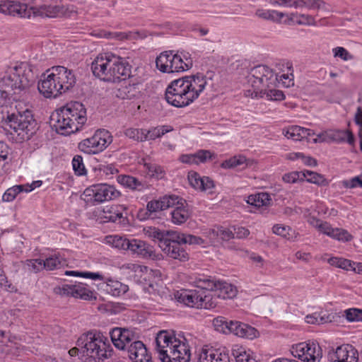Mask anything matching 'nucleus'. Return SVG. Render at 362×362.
<instances>
[{
    "instance_id": "obj_1",
    "label": "nucleus",
    "mask_w": 362,
    "mask_h": 362,
    "mask_svg": "<svg viewBox=\"0 0 362 362\" xmlns=\"http://www.w3.org/2000/svg\"><path fill=\"white\" fill-rule=\"evenodd\" d=\"M206 84V76L201 74L174 80L166 88L165 100L176 107L188 106L199 98Z\"/></svg>"
},
{
    "instance_id": "obj_2",
    "label": "nucleus",
    "mask_w": 362,
    "mask_h": 362,
    "mask_svg": "<svg viewBox=\"0 0 362 362\" xmlns=\"http://www.w3.org/2000/svg\"><path fill=\"white\" fill-rule=\"evenodd\" d=\"M37 78L30 64L22 63L9 69L0 80V98L21 100L29 93Z\"/></svg>"
},
{
    "instance_id": "obj_3",
    "label": "nucleus",
    "mask_w": 362,
    "mask_h": 362,
    "mask_svg": "<svg viewBox=\"0 0 362 362\" xmlns=\"http://www.w3.org/2000/svg\"><path fill=\"white\" fill-rule=\"evenodd\" d=\"M76 344L78 347L71 349L69 354L76 356L80 354L84 362H103L113 352L107 338L96 331L83 334Z\"/></svg>"
},
{
    "instance_id": "obj_4",
    "label": "nucleus",
    "mask_w": 362,
    "mask_h": 362,
    "mask_svg": "<svg viewBox=\"0 0 362 362\" xmlns=\"http://www.w3.org/2000/svg\"><path fill=\"white\" fill-rule=\"evenodd\" d=\"M90 69L93 75L100 80L117 83L130 76L132 66L126 58L106 52L95 58Z\"/></svg>"
},
{
    "instance_id": "obj_5",
    "label": "nucleus",
    "mask_w": 362,
    "mask_h": 362,
    "mask_svg": "<svg viewBox=\"0 0 362 362\" xmlns=\"http://www.w3.org/2000/svg\"><path fill=\"white\" fill-rule=\"evenodd\" d=\"M86 121V110L79 102L70 103L50 116L51 127L62 135L80 131Z\"/></svg>"
},
{
    "instance_id": "obj_6",
    "label": "nucleus",
    "mask_w": 362,
    "mask_h": 362,
    "mask_svg": "<svg viewBox=\"0 0 362 362\" xmlns=\"http://www.w3.org/2000/svg\"><path fill=\"white\" fill-rule=\"evenodd\" d=\"M43 74L37 88L45 98H57L71 89L76 83V78L71 69L64 66H54Z\"/></svg>"
},
{
    "instance_id": "obj_7",
    "label": "nucleus",
    "mask_w": 362,
    "mask_h": 362,
    "mask_svg": "<svg viewBox=\"0 0 362 362\" xmlns=\"http://www.w3.org/2000/svg\"><path fill=\"white\" fill-rule=\"evenodd\" d=\"M156 350L162 362H189V346L168 331H160L155 339Z\"/></svg>"
},
{
    "instance_id": "obj_8",
    "label": "nucleus",
    "mask_w": 362,
    "mask_h": 362,
    "mask_svg": "<svg viewBox=\"0 0 362 362\" xmlns=\"http://www.w3.org/2000/svg\"><path fill=\"white\" fill-rule=\"evenodd\" d=\"M1 123L5 130L12 129L23 140L30 139L36 125L32 112L28 108L23 111L17 110L16 112L8 113Z\"/></svg>"
},
{
    "instance_id": "obj_9",
    "label": "nucleus",
    "mask_w": 362,
    "mask_h": 362,
    "mask_svg": "<svg viewBox=\"0 0 362 362\" xmlns=\"http://www.w3.org/2000/svg\"><path fill=\"white\" fill-rule=\"evenodd\" d=\"M247 82L253 88L255 97H258L260 92L269 88L275 87L277 77L272 69L265 65H258L252 68L247 76Z\"/></svg>"
},
{
    "instance_id": "obj_10",
    "label": "nucleus",
    "mask_w": 362,
    "mask_h": 362,
    "mask_svg": "<svg viewBox=\"0 0 362 362\" xmlns=\"http://www.w3.org/2000/svg\"><path fill=\"white\" fill-rule=\"evenodd\" d=\"M85 200L92 205L118 198L121 193L113 185L102 183L86 188L83 192Z\"/></svg>"
},
{
    "instance_id": "obj_11",
    "label": "nucleus",
    "mask_w": 362,
    "mask_h": 362,
    "mask_svg": "<svg viewBox=\"0 0 362 362\" xmlns=\"http://www.w3.org/2000/svg\"><path fill=\"white\" fill-rule=\"evenodd\" d=\"M112 142L110 132L106 129H98L90 138L78 144V148L87 154H97L105 150Z\"/></svg>"
},
{
    "instance_id": "obj_12",
    "label": "nucleus",
    "mask_w": 362,
    "mask_h": 362,
    "mask_svg": "<svg viewBox=\"0 0 362 362\" xmlns=\"http://www.w3.org/2000/svg\"><path fill=\"white\" fill-rule=\"evenodd\" d=\"M292 354L306 362H319L322 356L321 347L314 341L302 342L293 346Z\"/></svg>"
},
{
    "instance_id": "obj_13",
    "label": "nucleus",
    "mask_w": 362,
    "mask_h": 362,
    "mask_svg": "<svg viewBox=\"0 0 362 362\" xmlns=\"http://www.w3.org/2000/svg\"><path fill=\"white\" fill-rule=\"evenodd\" d=\"M178 232L175 231L166 243H162L160 249L168 257L178 259L181 262H185L189 259V255L182 246V243L179 240Z\"/></svg>"
},
{
    "instance_id": "obj_14",
    "label": "nucleus",
    "mask_w": 362,
    "mask_h": 362,
    "mask_svg": "<svg viewBox=\"0 0 362 362\" xmlns=\"http://www.w3.org/2000/svg\"><path fill=\"white\" fill-rule=\"evenodd\" d=\"M109 334L113 345L122 351H125L131 341L138 339L136 332L129 328L116 327L111 329Z\"/></svg>"
},
{
    "instance_id": "obj_15",
    "label": "nucleus",
    "mask_w": 362,
    "mask_h": 362,
    "mask_svg": "<svg viewBox=\"0 0 362 362\" xmlns=\"http://www.w3.org/2000/svg\"><path fill=\"white\" fill-rule=\"evenodd\" d=\"M201 286H205V288L214 289L215 296L218 298H233L237 294L235 286L226 281H216L211 276H209V280L203 281L201 283Z\"/></svg>"
},
{
    "instance_id": "obj_16",
    "label": "nucleus",
    "mask_w": 362,
    "mask_h": 362,
    "mask_svg": "<svg viewBox=\"0 0 362 362\" xmlns=\"http://www.w3.org/2000/svg\"><path fill=\"white\" fill-rule=\"evenodd\" d=\"M327 359L329 362H358V351L351 345H341L329 350Z\"/></svg>"
},
{
    "instance_id": "obj_17",
    "label": "nucleus",
    "mask_w": 362,
    "mask_h": 362,
    "mask_svg": "<svg viewBox=\"0 0 362 362\" xmlns=\"http://www.w3.org/2000/svg\"><path fill=\"white\" fill-rule=\"evenodd\" d=\"M206 280H209V276L204 275L199 276L194 280L196 287H200V293H202L199 308L212 309L216 306L218 297L215 296L214 289L205 288V286H201V283Z\"/></svg>"
},
{
    "instance_id": "obj_18",
    "label": "nucleus",
    "mask_w": 362,
    "mask_h": 362,
    "mask_svg": "<svg viewBox=\"0 0 362 362\" xmlns=\"http://www.w3.org/2000/svg\"><path fill=\"white\" fill-rule=\"evenodd\" d=\"M26 4L18 0H0V13L5 15L29 17L30 11Z\"/></svg>"
},
{
    "instance_id": "obj_19",
    "label": "nucleus",
    "mask_w": 362,
    "mask_h": 362,
    "mask_svg": "<svg viewBox=\"0 0 362 362\" xmlns=\"http://www.w3.org/2000/svg\"><path fill=\"white\" fill-rule=\"evenodd\" d=\"M126 350L127 351L128 356L134 362H152L151 357L148 354L146 346L138 339L131 341Z\"/></svg>"
},
{
    "instance_id": "obj_20",
    "label": "nucleus",
    "mask_w": 362,
    "mask_h": 362,
    "mask_svg": "<svg viewBox=\"0 0 362 362\" xmlns=\"http://www.w3.org/2000/svg\"><path fill=\"white\" fill-rule=\"evenodd\" d=\"M200 287H197L194 290L178 291L175 293V298L186 306L199 309L202 294L200 293Z\"/></svg>"
},
{
    "instance_id": "obj_21",
    "label": "nucleus",
    "mask_w": 362,
    "mask_h": 362,
    "mask_svg": "<svg viewBox=\"0 0 362 362\" xmlns=\"http://www.w3.org/2000/svg\"><path fill=\"white\" fill-rule=\"evenodd\" d=\"M198 362H230V360L225 351L203 348L199 354Z\"/></svg>"
},
{
    "instance_id": "obj_22",
    "label": "nucleus",
    "mask_w": 362,
    "mask_h": 362,
    "mask_svg": "<svg viewBox=\"0 0 362 362\" xmlns=\"http://www.w3.org/2000/svg\"><path fill=\"white\" fill-rule=\"evenodd\" d=\"M192 210L186 200L175 206L170 212L171 221L176 225L185 223L191 216Z\"/></svg>"
},
{
    "instance_id": "obj_23",
    "label": "nucleus",
    "mask_w": 362,
    "mask_h": 362,
    "mask_svg": "<svg viewBox=\"0 0 362 362\" xmlns=\"http://www.w3.org/2000/svg\"><path fill=\"white\" fill-rule=\"evenodd\" d=\"M129 245V247L128 250L134 254L143 257L153 258L156 256L153 247L143 240L132 239Z\"/></svg>"
},
{
    "instance_id": "obj_24",
    "label": "nucleus",
    "mask_w": 362,
    "mask_h": 362,
    "mask_svg": "<svg viewBox=\"0 0 362 362\" xmlns=\"http://www.w3.org/2000/svg\"><path fill=\"white\" fill-rule=\"evenodd\" d=\"M215 158V154L208 150H199L194 154H183L180 156V161L187 164H199Z\"/></svg>"
},
{
    "instance_id": "obj_25",
    "label": "nucleus",
    "mask_w": 362,
    "mask_h": 362,
    "mask_svg": "<svg viewBox=\"0 0 362 362\" xmlns=\"http://www.w3.org/2000/svg\"><path fill=\"white\" fill-rule=\"evenodd\" d=\"M190 185L201 191L211 190L214 187V181L209 177H201L197 173L192 172L188 175Z\"/></svg>"
},
{
    "instance_id": "obj_26",
    "label": "nucleus",
    "mask_w": 362,
    "mask_h": 362,
    "mask_svg": "<svg viewBox=\"0 0 362 362\" xmlns=\"http://www.w3.org/2000/svg\"><path fill=\"white\" fill-rule=\"evenodd\" d=\"M144 231L146 236L154 242H157L160 247H161L162 243H166L167 240L170 238V235L175 232V230H160L156 227L145 228Z\"/></svg>"
},
{
    "instance_id": "obj_27",
    "label": "nucleus",
    "mask_w": 362,
    "mask_h": 362,
    "mask_svg": "<svg viewBox=\"0 0 362 362\" xmlns=\"http://www.w3.org/2000/svg\"><path fill=\"white\" fill-rule=\"evenodd\" d=\"M105 284L103 285L104 290L113 296H119L127 292L129 288L126 284L112 279H105L104 277Z\"/></svg>"
},
{
    "instance_id": "obj_28",
    "label": "nucleus",
    "mask_w": 362,
    "mask_h": 362,
    "mask_svg": "<svg viewBox=\"0 0 362 362\" xmlns=\"http://www.w3.org/2000/svg\"><path fill=\"white\" fill-rule=\"evenodd\" d=\"M172 57H173L172 51L161 53L156 59L157 69L163 73H173Z\"/></svg>"
},
{
    "instance_id": "obj_29",
    "label": "nucleus",
    "mask_w": 362,
    "mask_h": 362,
    "mask_svg": "<svg viewBox=\"0 0 362 362\" xmlns=\"http://www.w3.org/2000/svg\"><path fill=\"white\" fill-rule=\"evenodd\" d=\"M139 83L128 84L122 86L118 90L117 96L122 99L132 100L139 98L141 95V90Z\"/></svg>"
},
{
    "instance_id": "obj_30",
    "label": "nucleus",
    "mask_w": 362,
    "mask_h": 362,
    "mask_svg": "<svg viewBox=\"0 0 362 362\" xmlns=\"http://www.w3.org/2000/svg\"><path fill=\"white\" fill-rule=\"evenodd\" d=\"M73 297L85 300L95 299V297L93 296V292L81 282H76L73 284Z\"/></svg>"
},
{
    "instance_id": "obj_31",
    "label": "nucleus",
    "mask_w": 362,
    "mask_h": 362,
    "mask_svg": "<svg viewBox=\"0 0 362 362\" xmlns=\"http://www.w3.org/2000/svg\"><path fill=\"white\" fill-rule=\"evenodd\" d=\"M182 57L180 54H173L172 69L173 73L181 72L189 70L193 65L192 59H186V61H183Z\"/></svg>"
},
{
    "instance_id": "obj_32",
    "label": "nucleus",
    "mask_w": 362,
    "mask_h": 362,
    "mask_svg": "<svg viewBox=\"0 0 362 362\" xmlns=\"http://www.w3.org/2000/svg\"><path fill=\"white\" fill-rule=\"evenodd\" d=\"M272 202V199L270 195L266 192H261L257 194H252L247 197V204L260 207L262 206H269L270 205Z\"/></svg>"
},
{
    "instance_id": "obj_33",
    "label": "nucleus",
    "mask_w": 362,
    "mask_h": 362,
    "mask_svg": "<svg viewBox=\"0 0 362 362\" xmlns=\"http://www.w3.org/2000/svg\"><path fill=\"white\" fill-rule=\"evenodd\" d=\"M251 160L246 158L245 156L239 155L233 156L228 160L223 161L221 163V167L225 169L233 168L240 165H244L243 168H245L250 165Z\"/></svg>"
},
{
    "instance_id": "obj_34",
    "label": "nucleus",
    "mask_w": 362,
    "mask_h": 362,
    "mask_svg": "<svg viewBox=\"0 0 362 362\" xmlns=\"http://www.w3.org/2000/svg\"><path fill=\"white\" fill-rule=\"evenodd\" d=\"M95 35L98 37H103L109 40H114L117 41H123L125 40L130 39V36L132 35V33H124V32H110L107 30H99L98 32L95 33Z\"/></svg>"
},
{
    "instance_id": "obj_35",
    "label": "nucleus",
    "mask_w": 362,
    "mask_h": 362,
    "mask_svg": "<svg viewBox=\"0 0 362 362\" xmlns=\"http://www.w3.org/2000/svg\"><path fill=\"white\" fill-rule=\"evenodd\" d=\"M173 130V128L170 125L158 126L148 130L145 129V136H146V140H155Z\"/></svg>"
},
{
    "instance_id": "obj_36",
    "label": "nucleus",
    "mask_w": 362,
    "mask_h": 362,
    "mask_svg": "<svg viewBox=\"0 0 362 362\" xmlns=\"http://www.w3.org/2000/svg\"><path fill=\"white\" fill-rule=\"evenodd\" d=\"M66 264L59 255H53L43 259V268L48 271L58 269Z\"/></svg>"
},
{
    "instance_id": "obj_37",
    "label": "nucleus",
    "mask_w": 362,
    "mask_h": 362,
    "mask_svg": "<svg viewBox=\"0 0 362 362\" xmlns=\"http://www.w3.org/2000/svg\"><path fill=\"white\" fill-rule=\"evenodd\" d=\"M117 181L121 185L132 189L140 191L144 189V184L141 181L130 175H119L117 177Z\"/></svg>"
},
{
    "instance_id": "obj_38",
    "label": "nucleus",
    "mask_w": 362,
    "mask_h": 362,
    "mask_svg": "<svg viewBox=\"0 0 362 362\" xmlns=\"http://www.w3.org/2000/svg\"><path fill=\"white\" fill-rule=\"evenodd\" d=\"M211 238H218L224 241L234 238L233 232L223 226H216L209 231Z\"/></svg>"
},
{
    "instance_id": "obj_39",
    "label": "nucleus",
    "mask_w": 362,
    "mask_h": 362,
    "mask_svg": "<svg viewBox=\"0 0 362 362\" xmlns=\"http://www.w3.org/2000/svg\"><path fill=\"white\" fill-rule=\"evenodd\" d=\"M128 215L129 210L126 206L117 205L114 214L110 216V220L113 222L118 221L119 223L125 225L128 223Z\"/></svg>"
},
{
    "instance_id": "obj_40",
    "label": "nucleus",
    "mask_w": 362,
    "mask_h": 362,
    "mask_svg": "<svg viewBox=\"0 0 362 362\" xmlns=\"http://www.w3.org/2000/svg\"><path fill=\"white\" fill-rule=\"evenodd\" d=\"M306 128L300 126H292L286 130H283V134L288 139H291L294 141H300L305 138V132Z\"/></svg>"
},
{
    "instance_id": "obj_41",
    "label": "nucleus",
    "mask_w": 362,
    "mask_h": 362,
    "mask_svg": "<svg viewBox=\"0 0 362 362\" xmlns=\"http://www.w3.org/2000/svg\"><path fill=\"white\" fill-rule=\"evenodd\" d=\"M232 354L237 362H255V358L242 346H234Z\"/></svg>"
},
{
    "instance_id": "obj_42",
    "label": "nucleus",
    "mask_w": 362,
    "mask_h": 362,
    "mask_svg": "<svg viewBox=\"0 0 362 362\" xmlns=\"http://www.w3.org/2000/svg\"><path fill=\"white\" fill-rule=\"evenodd\" d=\"M107 243L119 250H128L130 240L119 235H109L106 237Z\"/></svg>"
},
{
    "instance_id": "obj_43",
    "label": "nucleus",
    "mask_w": 362,
    "mask_h": 362,
    "mask_svg": "<svg viewBox=\"0 0 362 362\" xmlns=\"http://www.w3.org/2000/svg\"><path fill=\"white\" fill-rule=\"evenodd\" d=\"M160 199L163 210L170 207L175 209V206H177V205H180L182 202L185 201V199L175 194L165 195L160 197Z\"/></svg>"
},
{
    "instance_id": "obj_44",
    "label": "nucleus",
    "mask_w": 362,
    "mask_h": 362,
    "mask_svg": "<svg viewBox=\"0 0 362 362\" xmlns=\"http://www.w3.org/2000/svg\"><path fill=\"white\" fill-rule=\"evenodd\" d=\"M144 167L147 170L148 175L156 180L163 179L165 175V172L163 168L156 163H145Z\"/></svg>"
},
{
    "instance_id": "obj_45",
    "label": "nucleus",
    "mask_w": 362,
    "mask_h": 362,
    "mask_svg": "<svg viewBox=\"0 0 362 362\" xmlns=\"http://www.w3.org/2000/svg\"><path fill=\"white\" fill-rule=\"evenodd\" d=\"M44 13L47 17H56L60 16H64L66 14L68 8L64 6H52V5H45L43 6Z\"/></svg>"
},
{
    "instance_id": "obj_46",
    "label": "nucleus",
    "mask_w": 362,
    "mask_h": 362,
    "mask_svg": "<svg viewBox=\"0 0 362 362\" xmlns=\"http://www.w3.org/2000/svg\"><path fill=\"white\" fill-rule=\"evenodd\" d=\"M305 178L308 182L313 183L320 186H326L328 185L327 180L324 177L323 175L310 170L303 171Z\"/></svg>"
},
{
    "instance_id": "obj_47",
    "label": "nucleus",
    "mask_w": 362,
    "mask_h": 362,
    "mask_svg": "<svg viewBox=\"0 0 362 362\" xmlns=\"http://www.w3.org/2000/svg\"><path fill=\"white\" fill-rule=\"evenodd\" d=\"M258 97L266 98L269 100H282L284 99V94L281 90H277L275 87L267 88L265 91L260 92Z\"/></svg>"
},
{
    "instance_id": "obj_48",
    "label": "nucleus",
    "mask_w": 362,
    "mask_h": 362,
    "mask_svg": "<svg viewBox=\"0 0 362 362\" xmlns=\"http://www.w3.org/2000/svg\"><path fill=\"white\" fill-rule=\"evenodd\" d=\"M124 134L134 141H144L146 140L145 129H144L127 128L124 131Z\"/></svg>"
},
{
    "instance_id": "obj_49",
    "label": "nucleus",
    "mask_w": 362,
    "mask_h": 362,
    "mask_svg": "<svg viewBox=\"0 0 362 362\" xmlns=\"http://www.w3.org/2000/svg\"><path fill=\"white\" fill-rule=\"evenodd\" d=\"M238 325L240 327V329L237 334L238 337L250 339L257 337V331L255 327L243 322L242 324H238Z\"/></svg>"
},
{
    "instance_id": "obj_50",
    "label": "nucleus",
    "mask_w": 362,
    "mask_h": 362,
    "mask_svg": "<svg viewBox=\"0 0 362 362\" xmlns=\"http://www.w3.org/2000/svg\"><path fill=\"white\" fill-rule=\"evenodd\" d=\"M230 323V320L228 321L225 317L221 316L217 317L213 320V325L215 329L224 334L229 333Z\"/></svg>"
},
{
    "instance_id": "obj_51",
    "label": "nucleus",
    "mask_w": 362,
    "mask_h": 362,
    "mask_svg": "<svg viewBox=\"0 0 362 362\" xmlns=\"http://www.w3.org/2000/svg\"><path fill=\"white\" fill-rule=\"evenodd\" d=\"M65 274L67 276H80L88 278L93 280H103L104 276L99 272H78V271H66Z\"/></svg>"
},
{
    "instance_id": "obj_52",
    "label": "nucleus",
    "mask_w": 362,
    "mask_h": 362,
    "mask_svg": "<svg viewBox=\"0 0 362 362\" xmlns=\"http://www.w3.org/2000/svg\"><path fill=\"white\" fill-rule=\"evenodd\" d=\"M24 265L30 272L35 274L44 269L43 259H26L24 262Z\"/></svg>"
},
{
    "instance_id": "obj_53",
    "label": "nucleus",
    "mask_w": 362,
    "mask_h": 362,
    "mask_svg": "<svg viewBox=\"0 0 362 362\" xmlns=\"http://www.w3.org/2000/svg\"><path fill=\"white\" fill-rule=\"evenodd\" d=\"M24 185H15L8 189L2 196L4 202H12L16 197L21 192H24Z\"/></svg>"
},
{
    "instance_id": "obj_54",
    "label": "nucleus",
    "mask_w": 362,
    "mask_h": 362,
    "mask_svg": "<svg viewBox=\"0 0 362 362\" xmlns=\"http://www.w3.org/2000/svg\"><path fill=\"white\" fill-rule=\"evenodd\" d=\"M178 235L180 238L179 240L182 244L188 243L189 245H202L204 243V240L198 236L180 233L179 232Z\"/></svg>"
},
{
    "instance_id": "obj_55",
    "label": "nucleus",
    "mask_w": 362,
    "mask_h": 362,
    "mask_svg": "<svg viewBox=\"0 0 362 362\" xmlns=\"http://www.w3.org/2000/svg\"><path fill=\"white\" fill-rule=\"evenodd\" d=\"M331 238L342 242H349L353 239V236L346 230L339 228H334Z\"/></svg>"
},
{
    "instance_id": "obj_56",
    "label": "nucleus",
    "mask_w": 362,
    "mask_h": 362,
    "mask_svg": "<svg viewBox=\"0 0 362 362\" xmlns=\"http://www.w3.org/2000/svg\"><path fill=\"white\" fill-rule=\"evenodd\" d=\"M72 165L73 169L76 175H83L86 174V170L81 156L76 155L74 157L72 160Z\"/></svg>"
},
{
    "instance_id": "obj_57",
    "label": "nucleus",
    "mask_w": 362,
    "mask_h": 362,
    "mask_svg": "<svg viewBox=\"0 0 362 362\" xmlns=\"http://www.w3.org/2000/svg\"><path fill=\"white\" fill-rule=\"evenodd\" d=\"M56 295L62 297H73V284H64L56 286L53 290Z\"/></svg>"
},
{
    "instance_id": "obj_58",
    "label": "nucleus",
    "mask_w": 362,
    "mask_h": 362,
    "mask_svg": "<svg viewBox=\"0 0 362 362\" xmlns=\"http://www.w3.org/2000/svg\"><path fill=\"white\" fill-rule=\"evenodd\" d=\"M283 180L287 183H295L297 181H303L305 179V175L303 172L293 171L285 174L283 177Z\"/></svg>"
},
{
    "instance_id": "obj_59",
    "label": "nucleus",
    "mask_w": 362,
    "mask_h": 362,
    "mask_svg": "<svg viewBox=\"0 0 362 362\" xmlns=\"http://www.w3.org/2000/svg\"><path fill=\"white\" fill-rule=\"evenodd\" d=\"M272 231L274 233L287 239H290L292 237L291 234L292 229L289 226L276 224L273 226Z\"/></svg>"
},
{
    "instance_id": "obj_60",
    "label": "nucleus",
    "mask_w": 362,
    "mask_h": 362,
    "mask_svg": "<svg viewBox=\"0 0 362 362\" xmlns=\"http://www.w3.org/2000/svg\"><path fill=\"white\" fill-rule=\"evenodd\" d=\"M334 56L335 57H339L344 61L350 60L353 59V56L342 47H337L333 49Z\"/></svg>"
},
{
    "instance_id": "obj_61",
    "label": "nucleus",
    "mask_w": 362,
    "mask_h": 362,
    "mask_svg": "<svg viewBox=\"0 0 362 362\" xmlns=\"http://www.w3.org/2000/svg\"><path fill=\"white\" fill-rule=\"evenodd\" d=\"M270 3L280 6L299 8L298 0H270Z\"/></svg>"
},
{
    "instance_id": "obj_62",
    "label": "nucleus",
    "mask_w": 362,
    "mask_h": 362,
    "mask_svg": "<svg viewBox=\"0 0 362 362\" xmlns=\"http://www.w3.org/2000/svg\"><path fill=\"white\" fill-rule=\"evenodd\" d=\"M146 209L151 214L163 211L160 198L158 200H152L148 202L146 206Z\"/></svg>"
},
{
    "instance_id": "obj_63",
    "label": "nucleus",
    "mask_w": 362,
    "mask_h": 362,
    "mask_svg": "<svg viewBox=\"0 0 362 362\" xmlns=\"http://www.w3.org/2000/svg\"><path fill=\"white\" fill-rule=\"evenodd\" d=\"M321 3H322V1L319 0H298L299 8L305 6L310 9L319 8Z\"/></svg>"
},
{
    "instance_id": "obj_64",
    "label": "nucleus",
    "mask_w": 362,
    "mask_h": 362,
    "mask_svg": "<svg viewBox=\"0 0 362 362\" xmlns=\"http://www.w3.org/2000/svg\"><path fill=\"white\" fill-rule=\"evenodd\" d=\"M346 318L349 322L359 321L360 309L349 308L344 311Z\"/></svg>"
}]
</instances>
